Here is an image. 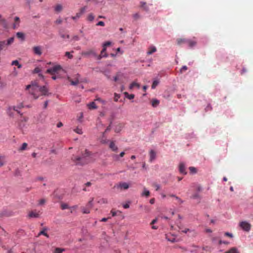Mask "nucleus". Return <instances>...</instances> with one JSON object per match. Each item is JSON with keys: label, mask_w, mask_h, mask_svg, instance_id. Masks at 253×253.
I'll return each mask as SVG.
<instances>
[{"label": "nucleus", "mask_w": 253, "mask_h": 253, "mask_svg": "<svg viewBox=\"0 0 253 253\" xmlns=\"http://www.w3.org/2000/svg\"><path fill=\"white\" fill-rule=\"evenodd\" d=\"M86 9V6H84L81 9V11H80V13H81V15L85 11Z\"/></svg>", "instance_id": "0e129e2a"}, {"label": "nucleus", "mask_w": 253, "mask_h": 253, "mask_svg": "<svg viewBox=\"0 0 253 253\" xmlns=\"http://www.w3.org/2000/svg\"><path fill=\"white\" fill-rule=\"evenodd\" d=\"M81 13H77L76 14V16L72 17V19L73 20H76V19H79L81 17Z\"/></svg>", "instance_id": "ea45409f"}, {"label": "nucleus", "mask_w": 253, "mask_h": 253, "mask_svg": "<svg viewBox=\"0 0 253 253\" xmlns=\"http://www.w3.org/2000/svg\"><path fill=\"white\" fill-rule=\"evenodd\" d=\"M159 82L157 81H154L153 82L152 85V88L154 89L156 86L158 84Z\"/></svg>", "instance_id": "de8ad7c7"}, {"label": "nucleus", "mask_w": 253, "mask_h": 253, "mask_svg": "<svg viewBox=\"0 0 253 253\" xmlns=\"http://www.w3.org/2000/svg\"><path fill=\"white\" fill-rule=\"evenodd\" d=\"M16 36L18 39H20L22 41L24 40V35L23 33H21V32L17 33Z\"/></svg>", "instance_id": "cd10ccee"}, {"label": "nucleus", "mask_w": 253, "mask_h": 253, "mask_svg": "<svg viewBox=\"0 0 253 253\" xmlns=\"http://www.w3.org/2000/svg\"><path fill=\"white\" fill-rule=\"evenodd\" d=\"M15 107L18 109H22L24 107V104L23 102H20L18 103Z\"/></svg>", "instance_id": "a19ab883"}, {"label": "nucleus", "mask_w": 253, "mask_h": 253, "mask_svg": "<svg viewBox=\"0 0 253 253\" xmlns=\"http://www.w3.org/2000/svg\"><path fill=\"white\" fill-rule=\"evenodd\" d=\"M134 86H136L138 88H139L140 87V85L139 84H138V83H136L135 82H133L130 85H129V88L130 89H132Z\"/></svg>", "instance_id": "7c9ffc66"}, {"label": "nucleus", "mask_w": 253, "mask_h": 253, "mask_svg": "<svg viewBox=\"0 0 253 253\" xmlns=\"http://www.w3.org/2000/svg\"><path fill=\"white\" fill-rule=\"evenodd\" d=\"M188 68L186 66H183L180 70V73L181 74L183 73L184 72L186 71L187 70Z\"/></svg>", "instance_id": "c03bdc74"}, {"label": "nucleus", "mask_w": 253, "mask_h": 253, "mask_svg": "<svg viewBox=\"0 0 253 253\" xmlns=\"http://www.w3.org/2000/svg\"><path fill=\"white\" fill-rule=\"evenodd\" d=\"M67 80L71 83V84L73 85H75L78 84L79 81L78 79H76L74 81H73L70 77H68Z\"/></svg>", "instance_id": "dca6fc26"}, {"label": "nucleus", "mask_w": 253, "mask_h": 253, "mask_svg": "<svg viewBox=\"0 0 253 253\" xmlns=\"http://www.w3.org/2000/svg\"><path fill=\"white\" fill-rule=\"evenodd\" d=\"M64 249L59 248H56L55 249L54 253H62L64 251Z\"/></svg>", "instance_id": "58836bf2"}, {"label": "nucleus", "mask_w": 253, "mask_h": 253, "mask_svg": "<svg viewBox=\"0 0 253 253\" xmlns=\"http://www.w3.org/2000/svg\"><path fill=\"white\" fill-rule=\"evenodd\" d=\"M153 186L156 188V191H158L160 188V185L156 183L153 184Z\"/></svg>", "instance_id": "052dcab7"}, {"label": "nucleus", "mask_w": 253, "mask_h": 253, "mask_svg": "<svg viewBox=\"0 0 253 253\" xmlns=\"http://www.w3.org/2000/svg\"><path fill=\"white\" fill-rule=\"evenodd\" d=\"M92 155L91 152L85 149L84 152H82V157L73 155L71 160L76 165L83 166L91 161L89 159L92 158Z\"/></svg>", "instance_id": "f03ea898"}, {"label": "nucleus", "mask_w": 253, "mask_h": 253, "mask_svg": "<svg viewBox=\"0 0 253 253\" xmlns=\"http://www.w3.org/2000/svg\"><path fill=\"white\" fill-rule=\"evenodd\" d=\"M65 56H67L69 59H72L73 57V56L69 52H65Z\"/></svg>", "instance_id": "3c124183"}, {"label": "nucleus", "mask_w": 253, "mask_h": 253, "mask_svg": "<svg viewBox=\"0 0 253 253\" xmlns=\"http://www.w3.org/2000/svg\"><path fill=\"white\" fill-rule=\"evenodd\" d=\"M40 212L37 211L36 210L32 211L28 213V217L29 218H38L40 217Z\"/></svg>", "instance_id": "6e6552de"}, {"label": "nucleus", "mask_w": 253, "mask_h": 253, "mask_svg": "<svg viewBox=\"0 0 253 253\" xmlns=\"http://www.w3.org/2000/svg\"><path fill=\"white\" fill-rule=\"evenodd\" d=\"M129 184L125 182H120L118 184L115 185L114 188H116L120 190H126L129 188Z\"/></svg>", "instance_id": "423d86ee"}, {"label": "nucleus", "mask_w": 253, "mask_h": 253, "mask_svg": "<svg viewBox=\"0 0 253 253\" xmlns=\"http://www.w3.org/2000/svg\"><path fill=\"white\" fill-rule=\"evenodd\" d=\"M177 44L181 45L182 44H186L189 47H193L195 46L197 42L193 40L188 39H181L179 38L176 40Z\"/></svg>", "instance_id": "7ed1b4c3"}, {"label": "nucleus", "mask_w": 253, "mask_h": 253, "mask_svg": "<svg viewBox=\"0 0 253 253\" xmlns=\"http://www.w3.org/2000/svg\"><path fill=\"white\" fill-rule=\"evenodd\" d=\"M159 103L160 102L158 100L153 99L152 101V105L155 107H156L159 104Z\"/></svg>", "instance_id": "473e14b6"}, {"label": "nucleus", "mask_w": 253, "mask_h": 253, "mask_svg": "<svg viewBox=\"0 0 253 253\" xmlns=\"http://www.w3.org/2000/svg\"><path fill=\"white\" fill-rule=\"evenodd\" d=\"M120 98V95L116 93L114 94V101L117 102L118 99Z\"/></svg>", "instance_id": "49530a36"}, {"label": "nucleus", "mask_w": 253, "mask_h": 253, "mask_svg": "<svg viewBox=\"0 0 253 253\" xmlns=\"http://www.w3.org/2000/svg\"><path fill=\"white\" fill-rule=\"evenodd\" d=\"M12 107H14V109H12L13 111H16L18 114L20 115V116H22L23 114L21 113V112L19 110V109L17 108L15 106H12Z\"/></svg>", "instance_id": "09e8293b"}, {"label": "nucleus", "mask_w": 253, "mask_h": 253, "mask_svg": "<svg viewBox=\"0 0 253 253\" xmlns=\"http://www.w3.org/2000/svg\"><path fill=\"white\" fill-rule=\"evenodd\" d=\"M55 22L56 24H60L62 23V20L60 18H59L55 21Z\"/></svg>", "instance_id": "bf43d9fd"}, {"label": "nucleus", "mask_w": 253, "mask_h": 253, "mask_svg": "<svg viewBox=\"0 0 253 253\" xmlns=\"http://www.w3.org/2000/svg\"><path fill=\"white\" fill-rule=\"evenodd\" d=\"M82 55L86 57L89 56V55H92L97 58V54L93 49L83 51L82 52Z\"/></svg>", "instance_id": "0eeeda50"}, {"label": "nucleus", "mask_w": 253, "mask_h": 253, "mask_svg": "<svg viewBox=\"0 0 253 253\" xmlns=\"http://www.w3.org/2000/svg\"><path fill=\"white\" fill-rule=\"evenodd\" d=\"M108 55L106 53V48L105 47H103V49H102L100 55H97V59L100 60L103 57H107Z\"/></svg>", "instance_id": "9d476101"}, {"label": "nucleus", "mask_w": 253, "mask_h": 253, "mask_svg": "<svg viewBox=\"0 0 253 253\" xmlns=\"http://www.w3.org/2000/svg\"><path fill=\"white\" fill-rule=\"evenodd\" d=\"M27 146H28V144L27 143H23L22 144V146L20 147V148H19V151H23V150H25L26 148L27 147Z\"/></svg>", "instance_id": "e433bc0d"}, {"label": "nucleus", "mask_w": 253, "mask_h": 253, "mask_svg": "<svg viewBox=\"0 0 253 253\" xmlns=\"http://www.w3.org/2000/svg\"><path fill=\"white\" fill-rule=\"evenodd\" d=\"M26 90H28L34 99H37L41 96H48V90L45 86H39L36 82H32L30 84L26 86Z\"/></svg>", "instance_id": "f257e3e1"}, {"label": "nucleus", "mask_w": 253, "mask_h": 253, "mask_svg": "<svg viewBox=\"0 0 253 253\" xmlns=\"http://www.w3.org/2000/svg\"><path fill=\"white\" fill-rule=\"evenodd\" d=\"M139 15L138 13H135L133 15V17L135 19H137L139 18Z\"/></svg>", "instance_id": "774afa93"}, {"label": "nucleus", "mask_w": 253, "mask_h": 253, "mask_svg": "<svg viewBox=\"0 0 253 253\" xmlns=\"http://www.w3.org/2000/svg\"><path fill=\"white\" fill-rule=\"evenodd\" d=\"M98 203L100 204H106L108 203V201L106 199L101 198L98 201Z\"/></svg>", "instance_id": "c85d7f7f"}, {"label": "nucleus", "mask_w": 253, "mask_h": 253, "mask_svg": "<svg viewBox=\"0 0 253 253\" xmlns=\"http://www.w3.org/2000/svg\"><path fill=\"white\" fill-rule=\"evenodd\" d=\"M77 208H78V206H73V207H70V208H69V209H71V213H72V212H73V211L74 210H76V209H77Z\"/></svg>", "instance_id": "69168bd1"}, {"label": "nucleus", "mask_w": 253, "mask_h": 253, "mask_svg": "<svg viewBox=\"0 0 253 253\" xmlns=\"http://www.w3.org/2000/svg\"><path fill=\"white\" fill-rule=\"evenodd\" d=\"M224 235L226 236H227L229 238H232L233 237V235L232 233H229V232H225L224 233Z\"/></svg>", "instance_id": "13d9d810"}, {"label": "nucleus", "mask_w": 253, "mask_h": 253, "mask_svg": "<svg viewBox=\"0 0 253 253\" xmlns=\"http://www.w3.org/2000/svg\"><path fill=\"white\" fill-rule=\"evenodd\" d=\"M63 7L61 4H57L54 7V10L57 12H60L62 10Z\"/></svg>", "instance_id": "a211bd4d"}, {"label": "nucleus", "mask_w": 253, "mask_h": 253, "mask_svg": "<svg viewBox=\"0 0 253 253\" xmlns=\"http://www.w3.org/2000/svg\"><path fill=\"white\" fill-rule=\"evenodd\" d=\"M189 170L191 173H196L197 172V169L195 167H190L189 168Z\"/></svg>", "instance_id": "4c0bfd02"}, {"label": "nucleus", "mask_w": 253, "mask_h": 253, "mask_svg": "<svg viewBox=\"0 0 253 253\" xmlns=\"http://www.w3.org/2000/svg\"><path fill=\"white\" fill-rule=\"evenodd\" d=\"M11 65L17 66L18 68H22V65L19 64L18 61L17 60L13 61L11 63Z\"/></svg>", "instance_id": "b1692460"}, {"label": "nucleus", "mask_w": 253, "mask_h": 253, "mask_svg": "<svg viewBox=\"0 0 253 253\" xmlns=\"http://www.w3.org/2000/svg\"><path fill=\"white\" fill-rule=\"evenodd\" d=\"M142 195H144L146 197H148L150 195V192L149 191L144 189V192L142 194Z\"/></svg>", "instance_id": "8fccbe9b"}, {"label": "nucleus", "mask_w": 253, "mask_h": 253, "mask_svg": "<svg viewBox=\"0 0 253 253\" xmlns=\"http://www.w3.org/2000/svg\"><path fill=\"white\" fill-rule=\"evenodd\" d=\"M89 109H96L97 107L95 103L94 102H91L87 105Z\"/></svg>", "instance_id": "5701e85b"}, {"label": "nucleus", "mask_w": 253, "mask_h": 253, "mask_svg": "<svg viewBox=\"0 0 253 253\" xmlns=\"http://www.w3.org/2000/svg\"><path fill=\"white\" fill-rule=\"evenodd\" d=\"M42 48L41 46H35L33 47V51L35 54L40 56L42 54Z\"/></svg>", "instance_id": "1a4fd4ad"}, {"label": "nucleus", "mask_w": 253, "mask_h": 253, "mask_svg": "<svg viewBox=\"0 0 253 253\" xmlns=\"http://www.w3.org/2000/svg\"><path fill=\"white\" fill-rule=\"evenodd\" d=\"M46 230H47L46 228H45V227L43 228V229L41 231H40V232L39 233V236H40L41 235H43L44 236L46 237L47 238H48L49 237L48 235L45 232V231Z\"/></svg>", "instance_id": "412c9836"}, {"label": "nucleus", "mask_w": 253, "mask_h": 253, "mask_svg": "<svg viewBox=\"0 0 253 253\" xmlns=\"http://www.w3.org/2000/svg\"><path fill=\"white\" fill-rule=\"evenodd\" d=\"M5 41H0V51L3 49V47L4 45H5Z\"/></svg>", "instance_id": "5fc2aeb1"}, {"label": "nucleus", "mask_w": 253, "mask_h": 253, "mask_svg": "<svg viewBox=\"0 0 253 253\" xmlns=\"http://www.w3.org/2000/svg\"><path fill=\"white\" fill-rule=\"evenodd\" d=\"M82 211L84 214H87L90 212V211L89 209L87 208L86 207H83L81 208Z\"/></svg>", "instance_id": "a878e982"}, {"label": "nucleus", "mask_w": 253, "mask_h": 253, "mask_svg": "<svg viewBox=\"0 0 253 253\" xmlns=\"http://www.w3.org/2000/svg\"><path fill=\"white\" fill-rule=\"evenodd\" d=\"M96 26H104L105 24L103 21H99L96 24Z\"/></svg>", "instance_id": "e2e57ef3"}, {"label": "nucleus", "mask_w": 253, "mask_h": 253, "mask_svg": "<svg viewBox=\"0 0 253 253\" xmlns=\"http://www.w3.org/2000/svg\"><path fill=\"white\" fill-rule=\"evenodd\" d=\"M241 228L246 232H249L251 228V225L247 221H242L240 223Z\"/></svg>", "instance_id": "39448f33"}, {"label": "nucleus", "mask_w": 253, "mask_h": 253, "mask_svg": "<svg viewBox=\"0 0 253 253\" xmlns=\"http://www.w3.org/2000/svg\"><path fill=\"white\" fill-rule=\"evenodd\" d=\"M40 72H41V69H40V68H39V67H37V68H36L34 69V71H33V73H40Z\"/></svg>", "instance_id": "680f3d73"}, {"label": "nucleus", "mask_w": 253, "mask_h": 253, "mask_svg": "<svg viewBox=\"0 0 253 253\" xmlns=\"http://www.w3.org/2000/svg\"><path fill=\"white\" fill-rule=\"evenodd\" d=\"M125 152H121V153L120 154L119 156H118V155H113V157L114 159H115L116 160H119V156H120V157H124V156L125 155Z\"/></svg>", "instance_id": "2f4dec72"}, {"label": "nucleus", "mask_w": 253, "mask_h": 253, "mask_svg": "<svg viewBox=\"0 0 253 253\" xmlns=\"http://www.w3.org/2000/svg\"><path fill=\"white\" fill-rule=\"evenodd\" d=\"M121 74L120 73H118L116 75V76L114 78V81L117 82L119 80V79L121 77Z\"/></svg>", "instance_id": "864d4df0"}, {"label": "nucleus", "mask_w": 253, "mask_h": 253, "mask_svg": "<svg viewBox=\"0 0 253 253\" xmlns=\"http://www.w3.org/2000/svg\"><path fill=\"white\" fill-rule=\"evenodd\" d=\"M74 131L80 134H82L83 133L82 129L79 127H77L76 129H75Z\"/></svg>", "instance_id": "79ce46f5"}, {"label": "nucleus", "mask_w": 253, "mask_h": 253, "mask_svg": "<svg viewBox=\"0 0 253 253\" xmlns=\"http://www.w3.org/2000/svg\"><path fill=\"white\" fill-rule=\"evenodd\" d=\"M141 6L146 11H148L149 9L148 6L146 5V4L144 2H141Z\"/></svg>", "instance_id": "72a5a7b5"}, {"label": "nucleus", "mask_w": 253, "mask_h": 253, "mask_svg": "<svg viewBox=\"0 0 253 253\" xmlns=\"http://www.w3.org/2000/svg\"><path fill=\"white\" fill-rule=\"evenodd\" d=\"M61 209L62 210H65V209H68L70 208V207L69 206L68 204L66 203H62L60 205Z\"/></svg>", "instance_id": "393cba45"}, {"label": "nucleus", "mask_w": 253, "mask_h": 253, "mask_svg": "<svg viewBox=\"0 0 253 253\" xmlns=\"http://www.w3.org/2000/svg\"><path fill=\"white\" fill-rule=\"evenodd\" d=\"M5 164V157L0 154V167L3 166Z\"/></svg>", "instance_id": "6ab92c4d"}, {"label": "nucleus", "mask_w": 253, "mask_h": 253, "mask_svg": "<svg viewBox=\"0 0 253 253\" xmlns=\"http://www.w3.org/2000/svg\"><path fill=\"white\" fill-rule=\"evenodd\" d=\"M93 198H92L91 200H90L88 203L87 204L86 207L90 210V209H91L93 207Z\"/></svg>", "instance_id": "bb28decb"}, {"label": "nucleus", "mask_w": 253, "mask_h": 253, "mask_svg": "<svg viewBox=\"0 0 253 253\" xmlns=\"http://www.w3.org/2000/svg\"><path fill=\"white\" fill-rule=\"evenodd\" d=\"M46 202V200L44 199H41L39 202V204L40 205H42L45 204Z\"/></svg>", "instance_id": "6e6d98bb"}, {"label": "nucleus", "mask_w": 253, "mask_h": 253, "mask_svg": "<svg viewBox=\"0 0 253 253\" xmlns=\"http://www.w3.org/2000/svg\"><path fill=\"white\" fill-rule=\"evenodd\" d=\"M15 23L13 25L14 28H16L17 27V25H18V24L20 21V19L18 17H15L14 18Z\"/></svg>", "instance_id": "c756f323"}, {"label": "nucleus", "mask_w": 253, "mask_h": 253, "mask_svg": "<svg viewBox=\"0 0 253 253\" xmlns=\"http://www.w3.org/2000/svg\"><path fill=\"white\" fill-rule=\"evenodd\" d=\"M179 170L181 173H182L183 174H186L187 173V172L186 171L185 165L182 163H181L179 164Z\"/></svg>", "instance_id": "f8f14e48"}, {"label": "nucleus", "mask_w": 253, "mask_h": 253, "mask_svg": "<svg viewBox=\"0 0 253 253\" xmlns=\"http://www.w3.org/2000/svg\"><path fill=\"white\" fill-rule=\"evenodd\" d=\"M60 37L62 38V39H69L70 36L69 35H66V34H65L64 33H60Z\"/></svg>", "instance_id": "37998d69"}, {"label": "nucleus", "mask_w": 253, "mask_h": 253, "mask_svg": "<svg viewBox=\"0 0 253 253\" xmlns=\"http://www.w3.org/2000/svg\"><path fill=\"white\" fill-rule=\"evenodd\" d=\"M211 110V105L210 104H209V105L207 106V107H206V111H209V110Z\"/></svg>", "instance_id": "338daca9"}, {"label": "nucleus", "mask_w": 253, "mask_h": 253, "mask_svg": "<svg viewBox=\"0 0 253 253\" xmlns=\"http://www.w3.org/2000/svg\"><path fill=\"white\" fill-rule=\"evenodd\" d=\"M28 121V118L23 117V116H21V119L20 120V125H23V126L25 125L23 123H25Z\"/></svg>", "instance_id": "aec40b11"}, {"label": "nucleus", "mask_w": 253, "mask_h": 253, "mask_svg": "<svg viewBox=\"0 0 253 253\" xmlns=\"http://www.w3.org/2000/svg\"><path fill=\"white\" fill-rule=\"evenodd\" d=\"M13 42H14V38L11 37L7 40L6 44L7 45H9L11 44V43H12Z\"/></svg>", "instance_id": "c9c22d12"}, {"label": "nucleus", "mask_w": 253, "mask_h": 253, "mask_svg": "<svg viewBox=\"0 0 253 253\" xmlns=\"http://www.w3.org/2000/svg\"><path fill=\"white\" fill-rule=\"evenodd\" d=\"M109 148L114 152H117L118 151V147L115 145L114 141H111L110 143L109 144Z\"/></svg>", "instance_id": "4468645a"}, {"label": "nucleus", "mask_w": 253, "mask_h": 253, "mask_svg": "<svg viewBox=\"0 0 253 253\" xmlns=\"http://www.w3.org/2000/svg\"><path fill=\"white\" fill-rule=\"evenodd\" d=\"M14 109L15 108L14 107H11V106L8 107V108H7V109L6 110V113L9 117H14V113H13L14 111H13L12 109Z\"/></svg>", "instance_id": "ddd939ff"}, {"label": "nucleus", "mask_w": 253, "mask_h": 253, "mask_svg": "<svg viewBox=\"0 0 253 253\" xmlns=\"http://www.w3.org/2000/svg\"><path fill=\"white\" fill-rule=\"evenodd\" d=\"M225 253H239V252L236 248L233 247L228 251H226Z\"/></svg>", "instance_id": "f3484780"}, {"label": "nucleus", "mask_w": 253, "mask_h": 253, "mask_svg": "<svg viewBox=\"0 0 253 253\" xmlns=\"http://www.w3.org/2000/svg\"><path fill=\"white\" fill-rule=\"evenodd\" d=\"M218 244L219 245H221L222 244H224L225 245H228L229 244V243L227 241H222V240H219V242H218Z\"/></svg>", "instance_id": "4d7b16f0"}, {"label": "nucleus", "mask_w": 253, "mask_h": 253, "mask_svg": "<svg viewBox=\"0 0 253 253\" xmlns=\"http://www.w3.org/2000/svg\"><path fill=\"white\" fill-rule=\"evenodd\" d=\"M149 162H153L156 158V153L153 150H151L149 152Z\"/></svg>", "instance_id": "9b49d317"}, {"label": "nucleus", "mask_w": 253, "mask_h": 253, "mask_svg": "<svg viewBox=\"0 0 253 253\" xmlns=\"http://www.w3.org/2000/svg\"><path fill=\"white\" fill-rule=\"evenodd\" d=\"M111 44V42H109V41L103 43V47H105V48H106V47L110 45Z\"/></svg>", "instance_id": "603ef678"}, {"label": "nucleus", "mask_w": 253, "mask_h": 253, "mask_svg": "<svg viewBox=\"0 0 253 253\" xmlns=\"http://www.w3.org/2000/svg\"><path fill=\"white\" fill-rule=\"evenodd\" d=\"M62 70V67L60 65H56L52 68L48 69L46 70V73H49L52 75L56 73H58L60 70Z\"/></svg>", "instance_id": "20e7f679"}, {"label": "nucleus", "mask_w": 253, "mask_h": 253, "mask_svg": "<svg viewBox=\"0 0 253 253\" xmlns=\"http://www.w3.org/2000/svg\"><path fill=\"white\" fill-rule=\"evenodd\" d=\"M157 51V48L155 46H151L149 47L148 50L147 52V54L150 55L155 52Z\"/></svg>", "instance_id": "2eb2a0df"}, {"label": "nucleus", "mask_w": 253, "mask_h": 253, "mask_svg": "<svg viewBox=\"0 0 253 253\" xmlns=\"http://www.w3.org/2000/svg\"><path fill=\"white\" fill-rule=\"evenodd\" d=\"M94 19V15L93 13H89L86 18V20L89 22H92Z\"/></svg>", "instance_id": "4be33fe9"}, {"label": "nucleus", "mask_w": 253, "mask_h": 253, "mask_svg": "<svg viewBox=\"0 0 253 253\" xmlns=\"http://www.w3.org/2000/svg\"><path fill=\"white\" fill-rule=\"evenodd\" d=\"M124 94L126 95V97L129 99H133L134 97V95L133 94H129L127 92H125Z\"/></svg>", "instance_id": "f704fd0d"}, {"label": "nucleus", "mask_w": 253, "mask_h": 253, "mask_svg": "<svg viewBox=\"0 0 253 253\" xmlns=\"http://www.w3.org/2000/svg\"><path fill=\"white\" fill-rule=\"evenodd\" d=\"M175 200L177 201V204L181 205L183 203V201L178 197H175Z\"/></svg>", "instance_id": "a18cd8bd"}]
</instances>
